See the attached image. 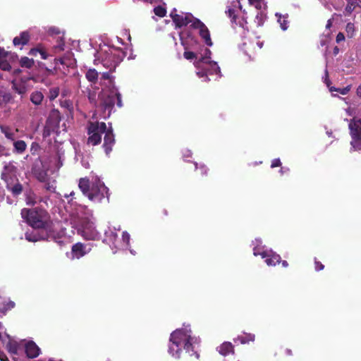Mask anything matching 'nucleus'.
<instances>
[{
	"mask_svg": "<svg viewBox=\"0 0 361 361\" xmlns=\"http://www.w3.org/2000/svg\"><path fill=\"white\" fill-rule=\"evenodd\" d=\"M20 214L25 222L34 229H42L46 232H50L52 229L53 221L51 216L44 208H24L21 210Z\"/></svg>",
	"mask_w": 361,
	"mask_h": 361,
	"instance_id": "nucleus-1",
	"label": "nucleus"
},
{
	"mask_svg": "<svg viewBox=\"0 0 361 361\" xmlns=\"http://www.w3.org/2000/svg\"><path fill=\"white\" fill-rule=\"evenodd\" d=\"M1 179L6 183V187L13 196H18L23 192V187L17 176V168L13 164L6 165L1 174Z\"/></svg>",
	"mask_w": 361,
	"mask_h": 361,
	"instance_id": "nucleus-2",
	"label": "nucleus"
},
{
	"mask_svg": "<svg viewBox=\"0 0 361 361\" xmlns=\"http://www.w3.org/2000/svg\"><path fill=\"white\" fill-rule=\"evenodd\" d=\"M190 338V334L185 329H176L171 334L169 353L176 358L180 357L183 345L187 339Z\"/></svg>",
	"mask_w": 361,
	"mask_h": 361,
	"instance_id": "nucleus-3",
	"label": "nucleus"
},
{
	"mask_svg": "<svg viewBox=\"0 0 361 361\" xmlns=\"http://www.w3.org/2000/svg\"><path fill=\"white\" fill-rule=\"evenodd\" d=\"M118 107L123 106L121 94L118 92H111L109 94H102L100 97L99 106L102 111V117L107 118L110 116L114 107L115 102Z\"/></svg>",
	"mask_w": 361,
	"mask_h": 361,
	"instance_id": "nucleus-4",
	"label": "nucleus"
},
{
	"mask_svg": "<svg viewBox=\"0 0 361 361\" xmlns=\"http://www.w3.org/2000/svg\"><path fill=\"white\" fill-rule=\"evenodd\" d=\"M106 125L104 122H88L87 128V145L95 146L101 143L102 136L106 131Z\"/></svg>",
	"mask_w": 361,
	"mask_h": 361,
	"instance_id": "nucleus-5",
	"label": "nucleus"
},
{
	"mask_svg": "<svg viewBox=\"0 0 361 361\" xmlns=\"http://www.w3.org/2000/svg\"><path fill=\"white\" fill-rule=\"evenodd\" d=\"M78 233L87 240H99L101 238V235L96 229L94 224L87 219L82 220Z\"/></svg>",
	"mask_w": 361,
	"mask_h": 361,
	"instance_id": "nucleus-6",
	"label": "nucleus"
},
{
	"mask_svg": "<svg viewBox=\"0 0 361 361\" xmlns=\"http://www.w3.org/2000/svg\"><path fill=\"white\" fill-rule=\"evenodd\" d=\"M88 198L96 202H101L105 197L109 200V189L99 180L92 183Z\"/></svg>",
	"mask_w": 361,
	"mask_h": 361,
	"instance_id": "nucleus-7",
	"label": "nucleus"
},
{
	"mask_svg": "<svg viewBox=\"0 0 361 361\" xmlns=\"http://www.w3.org/2000/svg\"><path fill=\"white\" fill-rule=\"evenodd\" d=\"M349 128L353 139L351 145L355 149H360L361 147V120H351Z\"/></svg>",
	"mask_w": 361,
	"mask_h": 361,
	"instance_id": "nucleus-8",
	"label": "nucleus"
},
{
	"mask_svg": "<svg viewBox=\"0 0 361 361\" xmlns=\"http://www.w3.org/2000/svg\"><path fill=\"white\" fill-rule=\"evenodd\" d=\"M124 56L125 54L122 52L121 56L118 50H115V52L111 51L110 53H106L105 58H102V64L104 66L109 68L110 71H112L123 60Z\"/></svg>",
	"mask_w": 361,
	"mask_h": 361,
	"instance_id": "nucleus-9",
	"label": "nucleus"
},
{
	"mask_svg": "<svg viewBox=\"0 0 361 361\" xmlns=\"http://www.w3.org/2000/svg\"><path fill=\"white\" fill-rule=\"evenodd\" d=\"M191 27L194 29L199 30L200 36L207 46L212 47L213 45L209 29L200 19H195L192 22V24H191Z\"/></svg>",
	"mask_w": 361,
	"mask_h": 361,
	"instance_id": "nucleus-10",
	"label": "nucleus"
},
{
	"mask_svg": "<svg viewBox=\"0 0 361 361\" xmlns=\"http://www.w3.org/2000/svg\"><path fill=\"white\" fill-rule=\"evenodd\" d=\"M104 143L103 148L106 155H109L112 151L113 147L115 145V135L113 132L111 126L107 128L106 126V131L104 133Z\"/></svg>",
	"mask_w": 361,
	"mask_h": 361,
	"instance_id": "nucleus-11",
	"label": "nucleus"
},
{
	"mask_svg": "<svg viewBox=\"0 0 361 361\" xmlns=\"http://www.w3.org/2000/svg\"><path fill=\"white\" fill-rule=\"evenodd\" d=\"M32 173L34 176L41 182L45 180L47 173L44 169L42 161L37 157L32 164L31 169Z\"/></svg>",
	"mask_w": 361,
	"mask_h": 361,
	"instance_id": "nucleus-12",
	"label": "nucleus"
},
{
	"mask_svg": "<svg viewBox=\"0 0 361 361\" xmlns=\"http://www.w3.org/2000/svg\"><path fill=\"white\" fill-rule=\"evenodd\" d=\"M197 19L192 13H186L184 15H173L172 16V20L175 23L176 27L180 28L183 26L188 25L189 23L192 24V22Z\"/></svg>",
	"mask_w": 361,
	"mask_h": 361,
	"instance_id": "nucleus-13",
	"label": "nucleus"
},
{
	"mask_svg": "<svg viewBox=\"0 0 361 361\" xmlns=\"http://www.w3.org/2000/svg\"><path fill=\"white\" fill-rule=\"evenodd\" d=\"M260 256L265 259L266 264L269 267L276 266L281 262V256L271 250L262 251Z\"/></svg>",
	"mask_w": 361,
	"mask_h": 361,
	"instance_id": "nucleus-14",
	"label": "nucleus"
},
{
	"mask_svg": "<svg viewBox=\"0 0 361 361\" xmlns=\"http://www.w3.org/2000/svg\"><path fill=\"white\" fill-rule=\"evenodd\" d=\"M61 120V113L58 109H53L47 120V124L51 128H58Z\"/></svg>",
	"mask_w": 361,
	"mask_h": 361,
	"instance_id": "nucleus-15",
	"label": "nucleus"
},
{
	"mask_svg": "<svg viewBox=\"0 0 361 361\" xmlns=\"http://www.w3.org/2000/svg\"><path fill=\"white\" fill-rule=\"evenodd\" d=\"M25 351L29 358H35L39 355L40 349L34 341H29L25 344Z\"/></svg>",
	"mask_w": 361,
	"mask_h": 361,
	"instance_id": "nucleus-16",
	"label": "nucleus"
},
{
	"mask_svg": "<svg viewBox=\"0 0 361 361\" xmlns=\"http://www.w3.org/2000/svg\"><path fill=\"white\" fill-rule=\"evenodd\" d=\"M30 39V35L28 31H23L20 33L19 36L13 38V43L15 47H20V49L24 45H26Z\"/></svg>",
	"mask_w": 361,
	"mask_h": 361,
	"instance_id": "nucleus-17",
	"label": "nucleus"
},
{
	"mask_svg": "<svg viewBox=\"0 0 361 361\" xmlns=\"http://www.w3.org/2000/svg\"><path fill=\"white\" fill-rule=\"evenodd\" d=\"M90 248L88 250H86V245L82 243H77L72 246L71 252L74 257L79 259L84 255H85L87 252H89Z\"/></svg>",
	"mask_w": 361,
	"mask_h": 361,
	"instance_id": "nucleus-18",
	"label": "nucleus"
},
{
	"mask_svg": "<svg viewBox=\"0 0 361 361\" xmlns=\"http://www.w3.org/2000/svg\"><path fill=\"white\" fill-rule=\"evenodd\" d=\"M218 352L223 356H227L229 354H234V346L231 342H224L217 348Z\"/></svg>",
	"mask_w": 361,
	"mask_h": 361,
	"instance_id": "nucleus-19",
	"label": "nucleus"
},
{
	"mask_svg": "<svg viewBox=\"0 0 361 361\" xmlns=\"http://www.w3.org/2000/svg\"><path fill=\"white\" fill-rule=\"evenodd\" d=\"M202 64L208 68V70H207L208 75H219L221 73L220 68L215 61L209 60L205 63H202Z\"/></svg>",
	"mask_w": 361,
	"mask_h": 361,
	"instance_id": "nucleus-20",
	"label": "nucleus"
},
{
	"mask_svg": "<svg viewBox=\"0 0 361 361\" xmlns=\"http://www.w3.org/2000/svg\"><path fill=\"white\" fill-rule=\"evenodd\" d=\"M212 52L208 48H205L204 51V54H202L201 56L199 57L197 60H195L194 62V65L196 68H199L201 66L202 63H205L207 61H209L211 59Z\"/></svg>",
	"mask_w": 361,
	"mask_h": 361,
	"instance_id": "nucleus-21",
	"label": "nucleus"
},
{
	"mask_svg": "<svg viewBox=\"0 0 361 361\" xmlns=\"http://www.w3.org/2000/svg\"><path fill=\"white\" fill-rule=\"evenodd\" d=\"M78 187L82 193L87 196L91 189L89 179L86 178H80L79 180Z\"/></svg>",
	"mask_w": 361,
	"mask_h": 361,
	"instance_id": "nucleus-22",
	"label": "nucleus"
},
{
	"mask_svg": "<svg viewBox=\"0 0 361 361\" xmlns=\"http://www.w3.org/2000/svg\"><path fill=\"white\" fill-rule=\"evenodd\" d=\"M226 13L231 18L233 23H235L236 25L239 24L240 26L244 28V24H246L247 23L243 18L237 22V16L235 15V10L234 8H229Z\"/></svg>",
	"mask_w": 361,
	"mask_h": 361,
	"instance_id": "nucleus-23",
	"label": "nucleus"
},
{
	"mask_svg": "<svg viewBox=\"0 0 361 361\" xmlns=\"http://www.w3.org/2000/svg\"><path fill=\"white\" fill-rule=\"evenodd\" d=\"M14 97L11 92L1 91L0 92V105H5L13 103Z\"/></svg>",
	"mask_w": 361,
	"mask_h": 361,
	"instance_id": "nucleus-24",
	"label": "nucleus"
},
{
	"mask_svg": "<svg viewBox=\"0 0 361 361\" xmlns=\"http://www.w3.org/2000/svg\"><path fill=\"white\" fill-rule=\"evenodd\" d=\"M30 99L33 104L38 106L42 104L44 95L40 91H34L31 93Z\"/></svg>",
	"mask_w": 361,
	"mask_h": 361,
	"instance_id": "nucleus-25",
	"label": "nucleus"
},
{
	"mask_svg": "<svg viewBox=\"0 0 361 361\" xmlns=\"http://www.w3.org/2000/svg\"><path fill=\"white\" fill-rule=\"evenodd\" d=\"M255 336L252 334H244L243 335L238 336L236 338L233 339L234 342H237L238 341L241 344H247L250 342H253L255 341Z\"/></svg>",
	"mask_w": 361,
	"mask_h": 361,
	"instance_id": "nucleus-26",
	"label": "nucleus"
},
{
	"mask_svg": "<svg viewBox=\"0 0 361 361\" xmlns=\"http://www.w3.org/2000/svg\"><path fill=\"white\" fill-rule=\"evenodd\" d=\"M276 16L278 18V22L283 30L288 29L289 26L288 14L281 15L280 13H276Z\"/></svg>",
	"mask_w": 361,
	"mask_h": 361,
	"instance_id": "nucleus-27",
	"label": "nucleus"
},
{
	"mask_svg": "<svg viewBox=\"0 0 361 361\" xmlns=\"http://www.w3.org/2000/svg\"><path fill=\"white\" fill-rule=\"evenodd\" d=\"M27 148V144L24 140H17L13 142V152L17 154H23Z\"/></svg>",
	"mask_w": 361,
	"mask_h": 361,
	"instance_id": "nucleus-28",
	"label": "nucleus"
},
{
	"mask_svg": "<svg viewBox=\"0 0 361 361\" xmlns=\"http://www.w3.org/2000/svg\"><path fill=\"white\" fill-rule=\"evenodd\" d=\"M25 239L29 242H37L40 240H44L46 238L42 237L39 233L35 232V231H27L25 233Z\"/></svg>",
	"mask_w": 361,
	"mask_h": 361,
	"instance_id": "nucleus-29",
	"label": "nucleus"
},
{
	"mask_svg": "<svg viewBox=\"0 0 361 361\" xmlns=\"http://www.w3.org/2000/svg\"><path fill=\"white\" fill-rule=\"evenodd\" d=\"M11 85L12 90H13L16 93L20 94L21 97H23V96L25 94V93L27 92V88L24 85L18 84L15 81H13Z\"/></svg>",
	"mask_w": 361,
	"mask_h": 361,
	"instance_id": "nucleus-30",
	"label": "nucleus"
},
{
	"mask_svg": "<svg viewBox=\"0 0 361 361\" xmlns=\"http://www.w3.org/2000/svg\"><path fill=\"white\" fill-rule=\"evenodd\" d=\"M0 128L1 133L4 134L5 137L7 139L11 140L12 141L15 140L16 133L11 130V128H9L8 126H1Z\"/></svg>",
	"mask_w": 361,
	"mask_h": 361,
	"instance_id": "nucleus-31",
	"label": "nucleus"
},
{
	"mask_svg": "<svg viewBox=\"0 0 361 361\" xmlns=\"http://www.w3.org/2000/svg\"><path fill=\"white\" fill-rule=\"evenodd\" d=\"M98 75V72L94 68L89 69L85 74V77L87 80L93 83H95L97 81Z\"/></svg>",
	"mask_w": 361,
	"mask_h": 361,
	"instance_id": "nucleus-32",
	"label": "nucleus"
},
{
	"mask_svg": "<svg viewBox=\"0 0 361 361\" xmlns=\"http://www.w3.org/2000/svg\"><path fill=\"white\" fill-rule=\"evenodd\" d=\"M34 60L27 56H23L20 60V65L23 68H31L34 66Z\"/></svg>",
	"mask_w": 361,
	"mask_h": 361,
	"instance_id": "nucleus-33",
	"label": "nucleus"
},
{
	"mask_svg": "<svg viewBox=\"0 0 361 361\" xmlns=\"http://www.w3.org/2000/svg\"><path fill=\"white\" fill-rule=\"evenodd\" d=\"M18 344L17 342L10 340L6 344V349L8 351L13 355L18 354Z\"/></svg>",
	"mask_w": 361,
	"mask_h": 361,
	"instance_id": "nucleus-34",
	"label": "nucleus"
},
{
	"mask_svg": "<svg viewBox=\"0 0 361 361\" xmlns=\"http://www.w3.org/2000/svg\"><path fill=\"white\" fill-rule=\"evenodd\" d=\"M25 202L27 205L33 206L37 202V198L32 192L26 194Z\"/></svg>",
	"mask_w": 361,
	"mask_h": 361,
	"instance_id": "nucleus-35",
	"label": "nucleus"
},
{
	"mask_svg": "<svg viewBox=\"0 0 361 361\" xmlns=\"http://www.w3.org/2000/svg\"><path fill=\"white\" fill-rule=\"evenodd\" d=\"M191 341L192 338L190 335V338L187 339L183 345V348L185 349V351L190 354V355H192L194 352L193 345L191 343Z\"/></svg>",
	"mask_w": 361,
	"mask_h": 361,
	"instance_id": "nucleus-36",
	"label": "nucleus"
},
{
	"mask_svg": "<svg viewBox=\"0 0 361 361\" xmlns=\"http://www.w3.org/2000/svg\"><path fill=\"white\" fill-rule=\"evenodd\" d=\"M60 89L59 87H54L49 89L48 97L50 101L54 100L59 94Z\"/></svg>",
	"mask_w": 361,
	"mask_h": 361,
	"instance_id": "nucleus-37",
	"label": "nucleus"
},
{
	"mask_svg": "<svg viewBox=\"0 0 361 361\" xmlns=\"http://www.w3.org/2000/svg\"><path fill=\"white\" fill-rule=\"evenodd\" d=\"M345 31L347 33V37L348 38L354 37L355 34V29L354 24L352 23H347L346 27H345Z\"/></svg>",
	"mask_w": 361,
	"mask_h": 361,
	"instance_id": "nucleus-38",
	"label": "nucleus"
},
{
	"mask_svg": "<svg viewBox=\"0 0 361 361\" xmlns=\"http://www.w3.org/2000/svg\"><path fill=\"white\" fill-rule=\"evenodd\" d=\"M61 106L67 109L70 113L73 111V102L70 99L61 101Z\"/></svg>",
	"mask_w": 361,
	"mask_h": 361,
	"instance_id": "nucleus-39",
	"label": "nucleus"
},
{
	"mask_svg": "<svg viewBox=\"0 0 361 361\" xmlns=\"http://www.w3.org/2000/svg\"><path fill=\"white\" fill-rule=\"evenodd\" d=\"M54 62L56 64L60 63L61 65H65L67 67L71 66V65L72 64V63L71 62V59L66 56L55 59Z\"/></svg>",
	"mask_w": 361,
	"mask_h": 361,
	"instance_id": "nucleus-40",
	"label": "nucleus"
},
{
	"mask_svg": "<svg viewBox=\"0 0 361 361\" xmlns=\"http://www.w3.org/2000/svg\"><path fill=\"white\" fill-rule=\"evenodd\" d=\"M197 68L201 69V70L197 72V75L200 78H205L206 81H209V79L208 78V72L207 71V70H208V68L206 66H204L203 64H202L201 66Z\"/></svg>",
	"mask_w": 361,
	"mask_h": 361,
	"instance_id": "nucleus-41",
	"label": "nucleus"
},
{
	"mask_svg": "<svg viewBox=\"0 0 361 361\" xmlns=\"http://www.w3.org/2000/svg\"><path fill=\"white\" fill-rule=\"evenodd\" d=\"M154 13L156 16L160 18H163L166 14V10L164 7L161 6H158L154 8Z\"/></svg>",
	"mask_w": 361,
	"mask_h": 361,
	"instance_id": "nucleus-42",
	"label": "nucleus"
},
{
	"mask_svg": "<svg viewBox=\"0 0 361 361\" xmlns=\"http://www.w3.org/2000/svg\"><path fill=\"white\" fill-rule=\"evenodd\" d=\"M65 43L63 40L61 38L59 41H58V44L54 45L53 49L55 54L59 53L64 50Z\"/></svg>",
	"mask_w": 361,
	"mask_h": 361,
	"instance_id": "nucleus-43",
	"label": "nucleus"
},
{
	"mask_svg": "<svg viewBox=\"0 0 361 361\" xmlns=\"http://www.w3.org/2000/svg\"><path fill=\"white\" fill-rule=\"evenodd\" d=\"M194 166H195V169L197 171H200V175L202 176H207V173H208V169L207 167L204 165V164H201L199 167L197 166V163H194Z\"/></svg>",
	"mask_w": 361,
	"mask_h": 361,
	"instance_id": "nucleus-44",
	"label": "nucleus"
},
{
	"mask_svg": "<svg viewBox=\"0 0 361 361\" xmlns=\"http://www.w3.org/2000/svg\"><path fill=\"white\" fill-rule=\"evenodd\" d=\"M183 56L185 59H186L188 60H192V59L197 60L199 59L197 54H195L193 51H185L183 53Z\"/></svg>",
	"mask_w": 361,
	"mask_h": 361,
	"instance_id": "nucleus-45",
	"label": "nucleus"
},
{
	"mask_svg": "<svg viewBox=\"0 0 361 361\" xmlns=\"http://www.w3.org/2000/svg\"><path fill=\"white\" fill-rule=\"evenodd\" d=\"M5 59L2 58L0 59V68L3 71H10L11 66Z\"/></svg>",
	"mask_w": 361,
	"mask_h": 361,
	"instance_id": "nucleus-46",
	"label": "nucleus"
},
{
	"mask_svg": "<svg viewBox=\"0 0 361 361\" xmlns=\"http://www.w3.org/2000/svg\"><path fill=\"white\" fill-rule=\"evenodd\" d=\"M355 4H356L355 0H350L345 7L346 12L348 13H352L356 6Z\"/></svg>",
	"mask_w": 361,
	"mask_h": 361,
	"instance_id": "nucleus-47",
	"label": "nucleus"
},
{
	"mask_svg": "<svg viewBox=\"0 0 361 361\" xmlns=\"http://www.w3.org/2000/svg\"><path fill=\"white\" fill-rule=\"evenodd\" d=\"M251 5H253L256 8L261 9L262 8V0H248Z\"/></svg>",
	"mask_w": 361,
	"mask_h": 361,
	"instance_id": "nucleus-48",
	"label": "nucleus"
},
{
	"mask_svg": "<svg viewBox=\"0 0 361 361\" xmlns=\"http://www.w3.org/2000/svg\"><path fill=\"white\" fill-rule=\"evenodd\" d=\"M9 154V149L0 143V157H7Z\"/></svg>",
	"mask_w": 361,
	"mask_h": 361,
	"instance_id": "nucleus-49",
	"label": "nucleus"
},
{
	"mask_svg": "<svg viewBox=\"0 0 361 361\" xmlns=\"http://www.w3.org/2000/svg\"><path fill=\"white\" fill-rule=\"evenodd\" d=\"M39 149H40V146L37 142H33L32 143L31 147H30V152H31L32 154H35L36 152L38 151Z\"/></svg>",
	"mask_w": 361,
	"mask_h": 361,
	"instance_id": "nucleus-50",
	"label": "nucleus"
},
{
	"mask_svg": "<svg viewBox=\"0 0 361 361\" xmlns=\"http://www.w3.org/2000/svg\"><path fill=\"white\" fill-rule=\"evenodd\" d=\"M314 269L316 271H322L324 269V265L322 264V263L317 259V258L314 259Z\"/></svg>",
	"mask_w": 361,
	"mask_h": 361,
	"instance_id": "nucleus-51",
	"label": "nucleus"
},
{
	"mask_svg": "<svg viewBox=\"0 0 361 361\" xmlns=\"http://www.w3.org/2000/svg\"><path fill=\"white\" fill-rule=\"evenodd\" d=\"M39 54L41 56L42 59H47L49 56V54L47 53L45 49L40 45H39Z\"/></svg>",
	"mask_w": 361,
	"mask_h": 361,
	"instance_id": "nucleus-52",
	"label": "nucleus"
},
{
	"mask_svg": "<svg viewBox=\"0 0 361 361\" xmlns=\"http://www.w3.org/2000/svg\"><path fill=\"white\" fill-rule=\"evenodd\" d=\"M281 165V160L279 159H274L271 161V167L276 168L279 167Z\"/></svg>",
	"mask_w": 361,
	"mask_h": 361,
	"instance_id": "nucleus-53",
	"label": "nucleus"
},
{
	"mask_svg": "<svg viewBox=\"0 0 361 361\" xmlns=\"http://www.w3.org/2000/svg\"><path fill=\"white\" fill-rule=\"evenodd\" d=\"M345 40V36L343 33L338 32L336 35V41L337 43H340L341 42H343Z\"/></svg>",
	"mask_w": 361,
	"mask_h": 361,
	"instance_id": "nucleus-54",
	"label": "nucleus"
},
{
	"mask_svg": "<svg viewBox=\"0 0 361 361\" xmlns=\"http://www.w3.org/2000/svg\"><path fill=\"white\" fill-rule=\"evenodd\" d=\"M39 46H37L35 48H32L29 51V55L30 56H37V54H39Z\"/></svg>",
	"mask_w": 361,
	"mask_h": 361,
	"instance_id": "nucleus-55",
	"label": "nucleus"
},
{
	"mask_svg": "<svg viewBox=\"0 0 361 361\" xmlns=\"http://www.w3.org/2000/svg\"><path fill=\"white\" fill-rule=\"evenodd\" d=\"M122 237H123V240L125 242H126L127 243H128V242L130 240V235L126 231L123 232Z\"/></svg>",
	"mask_w": 361,
	"mask_h": 361,
	"instance_id": "nucleus-56",
	"label": "nucleus"
},
{
	"mask_svg": "<svg viewBox=\"0 0 361 361\" xmlns=\"http://www.w3.org/2000/svg\"><path fill=\"white\" fill-rule=\"evenodd\" d=\"M75 196V192L73 191H72L70 194L67 195L66 194L64 195V197L66 198H68V197H71V199L68 201V202H71L73 203V199H75V197H74Z\"/></svg>",
	"mask_w": 361,
	"mask_h": 361,
	"instance_id": "nucleus-57",
	"label": "nucleus"
},
{
	"mask_svg": "<svg viewBox=\"0 0 361 361\" xmlns=\"http://www.w3.org/2000/svg\"><path fill=\"white\" fill-rule=\"evenodd\" d=\"M7 55V52L3 48L0 47V59L2 58H6Z\"/></svg>",
	"mask_w": 361,
	"mask_h": 361,
	"instance_id": "nucleus-58",
	"label": "nucleus"
},
{
	"mask_svg": "<svg viewBox=\"0 0 361 361\" xmlns=\"http://www.w3.org/2000/svg\"><path fill=\"white\" fill-rule=\"evenodd\" d=\"M45 188L47 190H49V191H52L54 192V188L50 185V183H47L45 185Z\"/></svg>",
	"mask_w": 361,
	"mask_h": 361,
	"instance_id": "nucleus-59",
	"label": "nucleus"
},
{
	"mask_svg": "<svg viewBox=\"0 0 361 361\" xmlns=\"http://www.w3.org/2000/svg\"><path fill=\"white\" fill-rule=\"evenodd\" d=\"M285 353L287 356H292L293 355V351L291 349L286 348L285 350Z\"/></svg>",
	"mask_w": 361,
	"mask_h": 361,
	"instance_id": "nucleus-60",
	"label": "nucleus"
},
{
	"mask_svg": "<svg viewBox=\"0 0 361 361\" xmlns=\"http://www.w3.org/2000/svg\"><path fill=\"white\" fill-rule=\"evenodd\" d=\"M349 91L348 87L343 88V90H339V92L342 94H345Z\"/></svg>",
	"mask_w": 361,
	"mask_h": 361,
	"instance_id": "nucleus-61",
	"label": "nucleus"
},
{
	"mask_svg": "<svg viewBox=\"0 0 361 361\" xmlns=\"http://www.w3.org/2000/svg\"><path fill=\"white\" fill-rule=\"evenodd\" d=\"M357 95L359 97H361V84L358 86V87L357 88Z\"/></svg>",
	"mask_w": 361,
	"mask_h": 361,
	"instance_id": "nucleus-62",
	"label": "nucleus"
},
{
	"mask_svg": "<svg viewBox=\"0 0 361 361\" xmlns=\"http://www.w3.org/2000/svg\"><path fill=\"white\" fill-rule=\"evenodd\" d=\"M339 53V48L338 47H335L333 49L334 55L336 56Z\"/></svg>",
	"mask_w": 361,
	"mask_h": 361,
	"instance_id": "nucleus-63",
	"label": "nucleus"
},
{
	"mask_svg": "<svg viewBox=\"0 0 361 361\" xmlns=\"http://www.w3.org/2000/svg\"><path fill=\"white\" fill-rule=\"evenodd\" d=\"M0 360L1 361H8V359L7 358V357L5 355H0Z\"/></svg>",
	"mask_w": 361,
	"mask_h": 361,
	"instance_id": "nucleus-64",
	"label": "nucleus"
}]
</instances>
